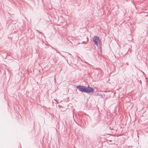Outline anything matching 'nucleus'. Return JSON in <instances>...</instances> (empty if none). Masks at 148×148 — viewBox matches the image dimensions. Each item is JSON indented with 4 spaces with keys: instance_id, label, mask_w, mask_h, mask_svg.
I'll list each match as a JSON object with an SVG mask.
<instances>
[{
    "instance_id": "f257e3e1",
    "label": "nucleus",
    "mask_w": 148,
    "mask_h": 148,
    "mask_svg": "<svg viewBox=\"0 0 148 148\" xmlns=\"http://www.w3.org/2000/svg\"><path fill=\"white\" fill-rule=\"evenodd\" d=\"M76 88L80 91L89 94L93 92L94 89L90 87H87L83 85H78Z\"/></svg>"
},
{
    "instance_id": "f03ea898",
    "label": "nucleus",
    "mask_w": 148,
    "mask_h": 148,
    "mask_svg": "<svg viewBox=\"0 0 148 148\" xmlns=\"http://www.w3.org/2000/svg\"><path fill=\"white\" fill-rule=\"evenodd\" d=\"M93 41L95 44L97 46H98V43L101 44V42L99 37L97 36H94Z\"/></svg>"
},
{
    "instance_id": "7ed1b4c3",
    "label": "nucleus",
    "mask_w": 148,
    "mask_h": 148,
    "mask_svg": "<svg viewBox=\"0 0 148 148\" xmlns=\"http://www.w3.org/2000/svg\"><path fill=\"white\" fill-rule=\"evenodd\" d=\"M126 64L127 65H129V64H128V63H126Z\"/></svg>"
},
{
    "instance_id": "20e7f679",
    "label": "nucleus",
    "mask_w": 148,
    "mask_h": 148,
    "mask_svg": "<svg viewBox=\"0 0 148 148\" xmlns=\"http://www.w3.org/2000/svg\"><path fill=\"white\" fill-rule=\"evenodd\" d=\"M37 31L38 32H40H40H39V31H38V30H37Z\"/></svg>"
}]
</instances>
